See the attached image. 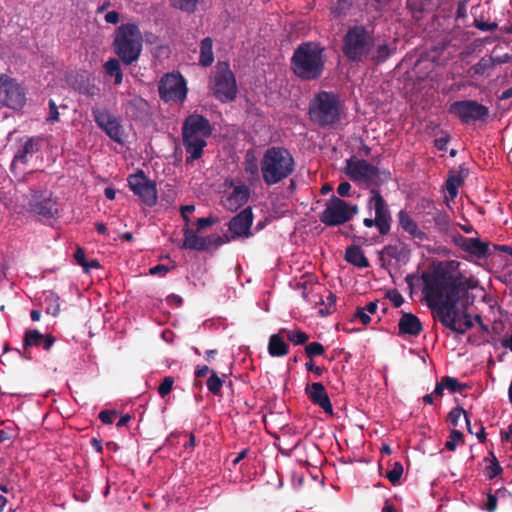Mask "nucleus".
Here are the masks:
<instances>
[{"mask_svg":"<svg viewBox=\"0 0 512 512\" xmlns=\"http://www.w3.org/2000/svg\"><path fill=\"white\" fill-rule=\"evenodd\" d=\"M128 186L147 206L157 203L156 183L147 178L143 170L138 169L127 178Z\"/></svg>","mask_w":512,"mask_h":512,"instance_id":"ddd939ff","label":"nucleus"},{"mask_svg":"<svg viewBox=\"0 0 512 512\" xmlns=\"http://www.w3.org/2000/svg\"><path fill=\"white\" fill-rule=\"evenodd\" d=\"M463 433L457 429H453L450 432L449 439L445 443V448L449 451H454L457 447V443L463 441Z\"/></svg>","mask_w":512,"mask_h":512,"instance_id":"de8ad7c7","label":"nucleus"},{"mask_svg":"<svg viewBox=\"0 0 512 512\" xmlns=\"http://www.w3.org/2000/svg\"><path fill=\"white\" fill-rule=\"evenodd\" d=\"M493 65H494V57H488V58L483 57L480 59V61L477 64V67H478L477 71H479V70L484 71L488 68L493 67Z\"/></svg>","mask_w":512,"mask_h":512,"instance_id":"0e129e2a","label":"nucleus"},{"mask_svg":"<svg viewBox=\"0 0 512 512\" xmlns=\"http://www.w3.org/2000/svg\"><path fill=\"white\" fill-rule=\"evenodd\" d=\"M305 368L307 371L313 372L318 377L321 376L325 371L324 367L316 366L313 362V359H310L305 363Z\"/></svg>","mask_w":512,"mask_h":512,"instance_id":"680f3d73","label":"nucleus"},{"mask_svg":"<svg viewBox=\"0 0 512 512\" xmlns=\"http://www.w3.org/2000/svg\"><path fill=\"white\" fill-rule=\"evenodd\" d=\"M325 48L316 41L299 44L290 59V69L302 81H315L325 70Z\"/></svg>","mask_w":512,"mask_h":512,"instance_id":"f03ea898","label":"nucleus"},{"mask_svg":"<svg viewBox=\"0 0 512 512\" xmlns=\"http://www.w3.org/2000/svg\"><path fill=\"white\" fill-rule=\"evenodd\" d=\"M498 500L496 495L492 494L491 491L487 494V501L484 505V509L487 512H495L497 509Z\"/></svg>","mask_w":512,"mask_h":512,"instance_id":"5fc2aeb1","label":"nucleus"},{"mask_svg":"<svg viewBox=\"0 0 512 512\" xmlns=\"http://www.w3.org/2000/svg\"><path fill=\"white\" fill-rule=\"evenodd\" d=\"M192 214V205H185L181 208V215L183 220L185 221L184 228V241L183 247L186 249H192V230L190 229V218L189 215Z\"/></svg>","mask_w":512,"mask_h":512,"instance_id":"f704fd0d","label":"nucleus"},{"mask_svg":"<svg viewBox=\"0 0 512 512\" xmlns=\"http://www.w3.org/2000/svg\"><path fill=\"white\" fill-rule=\"evenodd\" d=\"M459 246L466 252L478 258H485L491 255L489 244L479 238L460 237Z\"/></svg>","mask_w":512,"mask_h":512,"instance_id":"b1692460","label":"nucleus"},{"mask_svg":"<svg viewBox=\"0 0 512 512\" xmlns=\"http://www.w3.org/2000/svg\"><path fill=\"white\" fill-rule=\"evenodd\" d=\"M214 126L201 114L194 113V160L199 159L212 136Z\"/></svg>","mask_w":512,"mask_h":512,"instance_id":"6ab92c4d","label":"nucleus"},{"mask_svg":"<svg viewBox=\"0 0 512 512\" xmlns=\"http://www.w3.org/2000/svg\"><path fill=\"white\" fill-rule=\"evenodd\" d=\"M30 211L43 218H53L58 210L52 193L47 189H31L29 199Z\"/></svg>","mask_w":512,"mask_h":512,"instance_id":"f3484780","label":"nucleus"},{"mask_svg":"<svg viewBox=\"0 0 512 512\" xmlns=\"http://www.w3.org/2000/svg\"><path fill=\"white\" fill-rule=\"evenodd\" d=\"M171 5L182 11L192 12V0H171Z\"/></svg>","mask_w":512,"mask_h":512,"instance_id":"864d4df0","label":"nucleus"},{"mask_svg":"<svg viewBox=\"0 0 512 512\" xmlns=\"http://www.w3.org/2000/svg\"><path fill=\"white\" fill-rule=\"evenodd\" d=\"M437 320L442 326L458 335L465 334L474 325L471 315L468 312H461L457 306L446 310L445 313L440 312Z\"/></svg>","mask_w":512,"mask_h":512,"instance_id":"2eb2a0df","label":"nucleus"},{"mask_svg":"<svg viewBox=\"0 0 512 512\" xmlns=\"http://www.w3.org/2000/svg\"><path fill=\"white\" fill-rule=\"evenodd\" d=\"M26 97L21 86L5 74L0 75V103L12 108L20 109L25 104Z\"/></svg>","mask_w":512,"mask_h":512,"instance_id":"dca6fc26","label":"nucleus"},{"mask_svg":"<svg viewBox=\"0 0 512 512\" xmlns=\"http://www.w3.org/2000/svg\"><path fill=\"white\" fill-rule=\"evenodd\" d=\"M464 182L463 171L451 174L446 181V189L451 198H455L458 194V187Z\"/></svg>","mask_w":512,"mask_h":512,"instance_id":"e433bc0d","label":"nucleus"},{"mask_svg":"<svg viewBox=\"0 0 512 512\" xmlns=\"http://www.w3.org/2000/svg\"><path fill=\"white\" fill-rule=\"evenodd\" d=\"M227 234H211L208 236H199L194 234V250L213 252L223 244L229 243Z\"/></svg>","mask_w":512,"mask_h":512,"instance_id":"5701e85b","label":"nucleus"},{"mask_svg":"<svg viewBox=\"0 0 512 512\" xmlns=\"http://www.w3.org/2000/svg\"><path fill=\"white\" fill-rule=\"evenodd\" d=\"M268 352L272 357H283L289 353V345L280 336V333L270 336Z\"/></svg>","mask_w":512,"mask_h":512,"instance_id":"c85d7f7f","label":"nucleus"},{"mask_svg":"<svg viewBox=\"0 0 512 512\" xmlns=\"http://www.w3.org/2000/svg\"><path fill=\"white\" fill-rule=\"evenodd\" d=\"M212 91L217 100L228 103L237 96V82L230 65L226 61H219L215 66L212 77Z\"/></svg>","mask_w":512,"mask_h":512,"instance_id":"0eeeda50","label":"nucleus"},{"mask_svg":"<svg viewBox=\"0 0 512 512\" xmlns=\"http://www.w3.org/2000/svg\"><path fill=\"white\" fill-rule=\"evenodd\" d=\"M253 223V213L251 207H246L238 214L233 216L228 223V229L231 235H228L230 242L236 239H247L253 235L251 226Z\"/></svg>","mask_w":512,"mask_h":512,"instance_id":"a211bd4d","label":"nucleus"},{"mask_svg":"<svg viewBox=\"0 0 512 512\" xmlns=\"http://www.w3.org/2000/svg\"><path fill=\"white\" fill-rule=\"evenodd\" d=\"M294 158L283 147L268 148L261 159L260 168L266 185L277 184L290 176L294 171Z\"/></svg>","mask_w":512,"mask_h":512,"instance_id":"7ed1b4c3","label":"nucleus"},{"mask_svg":"<svg viewBox=\"0 0 512 512\" xmlns=\"http://www.w3.org/2000/svg\"><path fill=\"white\" fill-rule=\"evenodd\" d=\"M44 334L36 329H27L23 338V349L27 350L33 346H41Z\"/></svg>","mask_w":512,"mask_h":512,"instance_id":"4c0bfd02","label":"nucleus"},{"mask_svg":"<svg viewBox=\"0 0 512 512\" xmlns=\"http://www.w3.org/2000/svg\"><path fill=\"white\" fill-rule=\"evenodd\" d=\"M92 116L97 126L114 142L122 144V125L119 117L106 108L93 107Z\"/></svg>","mask_w":512,"mask_h":512,"instance_id":"4468645a","label":"nucleus"},{"mask_svg":"<svg viewBox=\"0 0 512 512\" xmlns=\"http://www.w3.org/2000/svg\"><path fill=\"white\" fill-rule=\"evenodd\" d=\"M185 79L176 73L165 74L158 83L159 97L165 103H180L187 96Z\"/></svg>","mask_w":512,"mask_h":512,"instance_id":"9b49d317","label":"nucleus"},{"mask_svg":"<svg viewBox=\"0 0 512 512\" xmlns=\"http://www.w3.org/2000/svg\"><path fill=\"white\" fill-rule=\"evenodd\" d=\"M397 222L399 228H401L413 239H417L420 241L427 239L426 233L419 228L417 222L413 219L410 212H408L406 209H401L397 213Z\"/></svg>","mask_w":512,"mask_h":512,"instance_id":"4be33fe9","label":"nucleus"},{"mask_svg":"<svg viewBox=\"0 0 512 512\" xmlns=\"http://www.w3.org/2000/svg\"><path fill=\"white\" fill-rule=\"evenodd\" d=\"M305 355L309 359H313L316 356H321L325 353V347L320 342H311L305 346Z\"/></svg>","mask_w":512,"mask_h":512,"instance_id":"a18cd8bd","label":"nucleus"},{"mask_svg":"<svg viewBox=\"0 0 512 512\" xmlns=\"http://www.w3.org/2000/svg\"><path fill=\"white\" fill-rule=\"evenodd\" d=\"M55 340L56 339L54 336H52L51 334H46L43 336L41 346L43 347L44 350L49 351L53 344L55 343Z\"/></svg>","mask_w":512,"mask_h":512,"instance_id":"774afa93","label":"nucleus"},{"mask_svg":"<svg viewBox=\"0 0 512 512\" xmlns=\"http://www.w3.org/2000/svg\"><path fill=\"white\" fill-rule=\"evenodd\" d=\"M168 271H169L168 266L163 265V264H158V265L150 268L149 273L151 275L164 276Z\"/></svg>","mask_w":512,"mask_h":512,"instance_id":"338daca9","label":"nucleus"},{"mask_svg":"<svg viewBox=\"0 0 512 512\" xmlns=\"http://www.w3.org/2000/svg\"><path fill=\"white\" fill-rule=\"evenodd\" d=\"M105 73L114 78V84L120 85L123 81V72L119 59L110 58L103 65Z\"/></svg>","mask_w":512,"mask_h":512,"instance_id":"72a5a7b5","label":"nucleus"},{"mask_svg":"<svg viewBox=\"0 0 512 512\" xmlns=\"http://www.w3.org/2000/svg\"><path fill=\"white\" fill-rule=\"evenodd\" d=\"M474 25L481 31H495L498 28V24L496 22H486L482 19H475Z\"/></svg>","mask_w":512,"mask_h":512,"instance_id":"3c124183","label":"nucleus"},{"mask_svg":"<svg viewBox=\"0 0 512 512\" xmlns=\"http://www.w3.org/2000/svg\"><path fill=\"white\" fill-rule=\"evenodd\" d=\"M427 215H430L434 221L435 226L439 231L446 232L450 227V218L446 212L439 210L434 206L430 207L427 211Z\"/></svg>","mask_w":512,"mask_h":512,"instance_id":"473e14b6","label":"nucleus"},{"mask_svg":"<svg viewBox=\"0 0 512 512\" xmlns=\"http://www.w3.org/2000/svg\"><path fill=\"white\" fill-rule=\"evenodd\" d=\"M403 474V465L396 461L393 463L392 469L389 470L385 477L390 481L393 486L399 484L400 478Z\"/></svg>","mask_w":512,"mask_h":512,"instance_id":"c03bdc74","label":"nucleus"},{"mask_svg":"<svg viewBox=\"0 0 512 512\" xmlns=\"http://www.w3.org/2000/svg\"><path fill=\"white\" fill-rule=\"evenodd\" d=\"M449 140L450 138L448 135L438 137L434 140V145L438 150L443 151L446 150Z\"/></svg>","mask_w":512,"mask_h":512,"instance_id":"69168bd1","label":"nucleus"},{"mask_svg":"<svg viewBox=\"0 0 512 512\" xmlns=\"http://www.w3.org/2000/svg\"><path fill=\"white\" fill-rule=\"evenodd\" d=\"M357 205L348 204L339 197L332 196L320 214V221L328 227L339 226L350 221L358 213Z\"/></svg>","mask_w":512,"mask_h":512,"instance_id":"9d476101","label":"nucleus"},{"mask_svg":"<svg viewBox=\"0 0 512 512\" xmlns=\"http://www.w3.org/2000/svg\"><path fill=\"white\" fill-rule=\"evenodd\" d=\"M421 279L424 283L422 293L427 306L431 309L434 319L439 313L457 306L460 298L474 286L471 280L462 275L453 274L438 263L431 271L423 272Z\"/></svg>","mask_w":512,"mask_h":512,"instance_id":"f257e3e1","label":"nucleus"},{"mask_svg":"<svg viewBox=\"0 0 512 512\" xmlns=\"http://www.w3.org/2000/svg\"><path fill=\"white\" fill-rule=\"evenodd\" d=\"M399 335L418 336L422 332L420 319L412 314L403 312L398 322Z\"/></svg>","mask_w":512,"mask_h":512,"instance_id":"393cba45","label":"nucleus"},{"mask_svg":"<svg viewBox=\"0 0 512 512\" xmlns=\"http://www.w3.org/2000/svg\"><path fill=\"white\" fill-rule=\"evenodd\" d=\"M279 332L284 333L287 339L294 345H304L309 340L308 334L301 330H287L282 328Z\"/></svg>","mask_w":512,"mask_h":512,"instance_id":"ea45409f","label":"nucleus"},{"mask_svg":"<svg viewBox=\"0 0 512 512\" xmlns=\"http://www.w3.org/2000/svg\"><path fill=\"white\" fill-rule=\"evenodd\" d=\"M305 393L313 404L318 405L325 413L329 415L333 414L330 398L322 383L314 382L306 385Z\"/></svg>","mask_w":512,"mask_h":512,"instance_id":"412c9836","label":"nucleus"},{"mask_svg":"<svg viewBox=\"0 0 512 512\" xmlns=\"http://www.w3.org/2000/svg\"><path fill=\"white\" fill-rule=\"evenodd\" d=\"M74 259H75L76 263L83 268V266L85 265V263L87 261L85 251L83 248H81L79 246L77 247V249L74 253Z\"/></svg>","mask_w":512,"mask_h":512,"instance_id":"e2e57ef3","label":"nucleus"},{"mask_svg":"<svg viewBox=\"0 0 512 512\" xmlns=\"http://www.w3.org/2000/svg\"><path fill=\"white\" fill-rule=\"evenodd\" d=\"M352 7L351 0H337L330 6V12L335 18L346 16Z\"/></svg>","mask_w":512,"mask_h":512,"instance_id":"a19ab883","label":"nucleus"},{"mask_svg":"<svg viewBox=\"0 0 512 512\" xmlns=\"http://www.w3.org/2000/svg\"><path fill=\"white\" fill-rule=\"evenodd\" d=\"M127 114L134 120H146L149 116V104L141 98L135 97L128 102Z\"/></svg>","mask_w":512,"mask_h":512,"instance_id":"bb28decb","label":"nucleus"},{"mask_svg":"<svg viewBox=\"0 0 512 512\" xmlns=\"http://www.w3.org/2000/svg\"><path fill=\"white\" fill-rule=\"evenodd\" d=\"M344 259L358 267V268H367L369 267V260L365 256L364 251L360 246L352 245L346 248Z\"/></svg>","mask_w":512,"mask_h":512,"instance_id":"cd10ccee","label":"nucleus"},{"mask_svg":"<svg viewBox=\"0 0 512 512\" xmlns=\"http://www.w3.org/2000/svg\"><path fill=\"white\" fill-rule=\"evenodd\" d=\"M449 45V42L447 41H441L437 45L433 46L429 52L428 57L432 62L440 63V56L443 53V51L447 48Z\"/></svg>","mask_w":512,"mask_h":512,"instance_id":"49530a36","label":"nucleus"},{"mask_svg":"<svg viewBox=\"0 0 512 512\" xmlns=\"http://www.w3.org/2000/svg\"><path fill=\"white\" fill-rule=\"evenodd\" d=\"M117 412L115 410H102L99 413V419L104 424H112L114 422V418L116 417Z\"/></svg>","mask_w":512,"mask_h":512,"instance_id":"6e6d98bb","label":"nucleus"},{"mask_svg":"<svg viewBox=\"0 0 512 512\" xmlns=\"http://www.w3.org/2000/svg\"><path fill=\"white\" fill-rule=\"evenodd\" d=\"M396 48L391 47L387 43L378 44L375 50L372 49L371 55L368 60L372 61L375 64H381L387 61L394 53Z\"/></svg>","mask_w":512,"mask_h":512,"instance_id":"c756f323","label":"nucleus"},{"mask_svg":"<svg viewBox=\"0 0 512 512\" xmlns=\"http://www.w3.org/2000/svg\"><path fill=\"white\" fill-rule=\"evenodd\" d=\"M336 296L333 293H329L327 297V305L325 309H320L319 313L323 316L329 315L332 313V307L335 306Z\"/></svg>","mask_w":512,"mask_h":512,"instance_id":"bf43d9fd","label":"nucleus"},{"mask_svg":"<svg viewBox=\"0 0 512 512\" xmlns=\"http://www.w3.org/2000/svg\"><path fill=\"white\" fill-rule=\"evenodd\" d=\"M387 297L392 301L396 308L400 307L404 302L402 295L397 290L389 291L387 293Z\"/></svg>","mask_w":512,"mask_h":512,"instance_id":"052dcab7","label":"nucleus"},{"mask_svg":"<svg viewBox=\"0 0 512 512\" xmlns=\"http://www.w3.org/2000/svg\"><path fill=\"white\" fill-rule=\"evenodd\" d=\"M49 115L47 117V121L49 123H55L57 121H59V112H58V107L56 105V103L51 99L49 100Z\"/></svg>","mask_w":512,"mask_h":512,"instance_id":"603ef678","label":"nucleus"},{"mask_svg":"<svg viewBox=\"0 0 512 512\" xmlns=\"http://www.w3.org/2000/svg\"><path fill=\"white\" fill-rule=\"evenodd\" d=\"M367 208L374 210V218H365L363 224L367 228L376 227L380 235H387L392 226V216L388 203L379 190L371 189L367 201Z\"/></svg>","mask_w":512,"mask_h":512,"instance_id":"6e6552de","label":"nucleus"},{"mask_svg":"<svg viewBox=\"0 0 512 512\" xmlns=\"http://www.w3.org/2000/svg\"><path fill=\"white\" fill-rule=\"evenodd\" d=\"M249 196L250 191L247 186H235L232 192L226 197L225 206L231 210H236L247 203Z\"/></svg>","mask_w":512,"mask_h":512,"instance_id":"a878e982","label":"nucleus"},{"mask_svg":"<svg viewBox=\"0 0 512 512\" xmlns=\"http://www.w3.org/2000/svg\"><path fill=\"white\" fill-rule=\"evenodd\" d=\"M42 138L39 136H24L19 139V146L14 154L11 168L13 169L18 163L28 164L30 159L40 150Z\"/></svg>","mask_w":512,"mask_h":512,"instance_id":"aec40b11","label":"nucleus"},{"mask_svg":"<svg viewBox=\"0 0 512 512\" xmlns=\"http://www.w3.org/2000/svg\"><path fill=\"white\" fill-rule=\"evenodd\" d=\"M346 174L356 182L379 186L391 179L388 170H379L366 160H347Z\"/></svg>","mask_w":512,"mask_h":512,"instance_id":"1a4fd4ad","label":"nucleus"},{"mask_svg":"<svg viewBox=\"0 0 512 512\" xmlns=\"http://www.w3.org/2000/svg\"><path fill=\"white\" fill-rule=\"evenodd\" d=\"M173 383H174V378L171 376H166L162 380V382L160 383V385L158 387V393L162 398H164L171 392Z\"/></svg>","mask_w":512,"mask_h":512,"instance_id":"8fccbe9b","label":"nucleus"},{"mask_svg":"<svg viewBox=\"0 0 512 512\" xmlns=\"http://www.w3.org/2000/svg\"><path fill=\"white\" fill-rule=\"evenodd\" d=\"M214 62L213 40L206 37L201 41L199 65L209 67Z\"/></svg>","mask_w":512,"mask_h":512,"instance_id":"7c9ffc66","label":"nucleus"},{"mask_svg":"<svg viewBox=\"0 0 512 512\" xmlns=\"http://www.w3.org/2000/svg\"><path fill=\"white\" fill-rule=\"evenodd\" d=\"M448 112L463 124L485 121L489 116V108L476 100L455 101L450 104Z\"/></svg>","mask_w":512,"mask_h":512,"instance_id":"f8f14e48","label":"nucleus"},{"mask_svg":"<svg viewBox=\"0 0 512 512\" xmlns=\"http://www.w3.org/2000/svg\"><path fill=\"white\" fill-rule=\"evenodd\" d=\"M491 461L490 464L485 468V475L488 479H493L496 476L500 475L503 471L497 457L495 456L493 451H490Z\"/></svg>","mask_w":512,"mask_h":512,"instance_id":"79ce46f5","label":"nucleus"},{"mask_svg":"<svg viewBox=\"0 0 512 512\" xmlns=\"http://www.w3.org/2000/svg\"><path fill=\"white\" fill-rule=\"evenodd\" d=\"M226 377V374H223L220 377L215 370H211V375L208 377L206 381V387L208 391L215 396H220L221 389L225 383Z\"/></svg>","mask_w":512,"mask_h":512,"instance_id":"c9c22d12","label":"nucleus"},{"mask_svg":"<svg viewBox=\"0 0 512 512\" xmlns=\"http://www.w3.org/2000/svg\"><path fill=\"white\" fill-rule=\"evenodd\" d=\"M59 298L54 293L50 292L49 295L46 296L45 301H49V305L46 308V313L51 314L53 316H57L60 312V305L58 302Z\"/></svg>","mask_w":512,"mask_h":512,"instance_id":"09e8293b","label":"nucleus"},{"mask_svg":"<svg viewBox=\"0 0 512 512\" xmlns=\"http://www.w3.org/2000/svg\"><path fill=\"white\" fill-rule=\"evenodd\" d=\"M142 42V34L136 24H122L115 32L113 50L123 64L128 66L139 59Z\"/></svg>","mask_w":512,"mask_h":512,"instance_id":"39448f33","label":"nucleus"},{"mask_svg":"<svg viewBox=\"0 0 512 512\" xmlns=\"http://www.w3.org/2000/svg\"><path fill=\"white\" fill-rule=\"evenodd\" d=\"M342 43V52L347 60L362 63L368 60L375 46L374 31L365 25L351 26L343 36Z\"/></svg>","mask_w":512,"mask_h":512,"instance_id":"20e7f679","label":"nucleus"},{"mask_svg":"<svg viewBox=\"0 0 512 512\" xmlns=\"http://www.w3.org/2000/svg\"><path fill=\"white\" fill-rule=\"evenodd\" d=\"M341 102L337 94L321 91L309 104L310 120L321 128L333 126L340 121Z\"/></svg>","mask_w":512,"mask_h":512,"instance_id":"423d86ee","label":"nucleus"},{"mask_svg":"<svg viewBox=\"0 0 512 512\" xmlns=\"http://www.w3.org/2000/svg\"><path fill=\"white\" fill-rule=\"evenodd\" d=\"M464 415L465 417V422H466V426H467V430L469 433H473L472 431V428H471V423H470V420L468 418V415L466 413V411L462 408V407H455L453 408L449 414H448V417H447V421L453 425L454 427L458 426L459 424V420L461 418V416Z\"/></svg>","mask_w":512,"mask_h":512,"instance_id":"58836bf2","label":"nucleus"},{"mask_svg":"<svg viewBox=\"0 0 512 512\" xmlns=\"http://www.w3.org/2000/svg\"><path fill=\"white\" fill-rule=\"evenodd\" d=\"M214 223H216V219L212 216L198 218L196 221L197 231H201V230L205 229L206 227L213 225Z\"/></svg>","mask_w":512,"mask_h":512,"instance_id":"4d7b16f0","label":"nucleus"},{"mask_svg":"<svg viewBox=\"0 0 512 512\" xmlns=\"http://www.w3.org/2000/svg\"><path fill=\"white\" fill-rule=\"evenodd\" d=\"M183 144L186 149V163H192V115H188L182 128Z\"/></svg>","mask_w":512,"mask_h":512,"instance_id":"2f4dec72","label":"nucleus"},{"mask_svg":"<svg viewBox=\"0 0 512 512\" xmlns=\"http://www.w3.org/2000/svg\"><path fill=\"white\" fill-rule=\"evenodd\" d=\"M354 317L359 319L363 325H368L371 322V317L366 312V310L362 307L357 308V310L354 314Z\"/></svg>","mask_w":512,"mask_h":512,"instance_id":"13d9d810","label":"nucleus"},{"mask_svg":"<svg viewBox=\"0 0 512 512\" xmlns=\"http://www.w3.org/2000/svg\"><path fill=\"white\" fill-rule=\"evenodd\" d=\"M441 380L443 382V386H445V389H447L451 393L462 392V390L468 387L466 384L460 383L454 377L444 376L441 378Z\"/></svg>","mask_w":512,"mask_h":512,"instance_id":"37998d69","label":"nucleus"}]
</instances>
